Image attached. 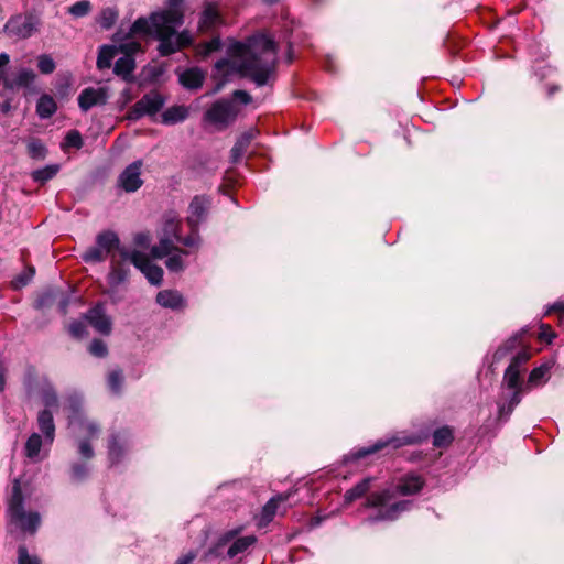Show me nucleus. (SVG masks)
<instances>
[{"mask_svg":"<svg viewBox=\"0 0 564 564\" xmlns=\"http://www.w3.org/2000/svg\"><path fill=\"white\" fill-rule=\"evenodd\" d=\"M182 2L183 0H167L166 8L152 12L148 18H138L124 36H121V31L118 32L117 37L122 40L116 45L118 53L133 57L140 52L141 44L133 39L135 35H149L158 40L161 56H170L189 46L193 43L192 34L188 31H176L184 22Z\"/></svg>","mask_w":564,"mask_h":564,"instance_id":"obj_1","label":"nucleus"},{"mask_svg":"<svg viewBox=\"0 0 564 564\" xmlns=\"http://www.w3.org/2000/svg\"><path fill=\"white\" fill-rule=\"evenodd\" d=\"M227 56L219 59L213 76L220 82L234 75L250 77L257 85H265L274 73L276 45L264 34H257L246 42H231Z\"/></svg>","mask_w":564,"mask_h":564,"instance_id":"obj_2","label":"nucleus"},{"mask_svg":"<svg viewBox=\"0 0 564 564\" xmlns=\"http://www.w3.org/2000/svg\"><path fill=\"white\" fill-rule=\"evenodd\" d=\"M422 487L423 480L420 476L408 475L395 487L371 494L365 503V507L371 510L365 522L375 524L398 519L402 512L409 509L411 502L408 500L393 501V499L398 496L414 495Z\"/></svg>","mask_w":564,"mask_h":564,"instance_id":"obj_3","label":"nucleus"},{"mask_svg":"<svg viewBox=\"0 0 564 564\" xmlns=\"http://www.w3.org/2000/svg\"><path fill=\"white\" fill-rule=\"evenodd\" d=\"M180 218L174 212H170L164 215L163 234L160 239V243L154 246L151 250L155 258H163L169 254L175 242L183 243L188 248H197L199 245L198 234L192 232L182 238L178 234Z\"/></svg>","mask_w":564,"mask_h":564,"instance_id":"obj_4","label":"nucleus"},{"mask_svg":"<svg viewBox=\"0 0 564 564\" xmlns=\"http://www.w3.org/2000/svg\"><path fill=\"white\" fill-rule=\"evenodd\" d=\"M69 427L74 433L84 436L78 443V453L85 458H91L94 456V449L89 442L98 437L100 429L94 421H89L84 416L79 409L78 399H69Z\"/></svg>","mask_w":564,"mask_h":564,"instance_id":"obj_5","label":"nucleus"},{"mask_svg":"<svg viewBox=\"0 0 564 564\" xmlns=\"http://www.w3.org/2000/svg\"><path fill=\"white\" fill-rule=\"evenodd\" d=\"M8 514L11 523L19 527L22 531L31 534L35 533L41 522V518L37 512L24 511L19 479H14L13 481L11 496L8 501Z\"/></svg>","mask_w":564,"mask_h":564,"instance_id":"obj_6","label":"nucleus"},{"mask_svg":"<svg viewBox=\"0 0 564 564\" xmlns=\"http://www.w3.org/2000/svg\"><path fill=\"white\" fill-rule=\"evenodd\" d=\"M187 116V108H131L127 118L129 120L148 118L152 122L172 126L184 121Z\"/></svg>","mask_w":564,"mask_h":564,"instance_id":"obj_7","label":"nucleus"},{"mask_svg":"<svg viewBox=\"0 0 564 564\" xmlns=\"http://www.w3.org/2000/svg\"><path fill=\"white\" fill-rule=\"evenodd\" d=\"M119 247V238L112 231L100 232L96 238V246L87 249L82 259L86 263L101 262Z\"/></svg>","mask_w":564,"mask_h":564,"instance_id":"obj_8","label":"nucleus"},{"mask_svg":"<svg viewBox=\"0 0 564 564\" xmlns=\"http://www.w3.org/2000/svg\"><path fill=\"white\" fill-rule=\"evenodd\" d=\"M422 438L423 437L421 435L408 434L405 432H402L399 435H393L384 440H379L373 445L361 447L351 455L355 459H359L370 454L377 453L386 447H392L395 449L404 445L417 444L422 441Z\"/></svg>","mask_w":564,"mask_h":564,"instance_id":"obj_9","label":"nucleus"},{"mask_svg":"<svg viewBox=\"0 0 564 564\" xmlns=\"http://www.w3.org/2000/svg\"><path fill=\"white\" fill-rule=\"evenodd\" d=\"M239 533V530H230L227 531L225 534L221 535L219 539L218 544L216 545L215 550L210 551V554H215L217 556L223 555L221 549L226 544L232 541V543L229 545L226 557L227 558H234L237 555L246 552L252 544L256 543V536L254 535H247L241 538H236V535Z\"/></svg>","mask_w":564,"mask_h":564,"instance_id":"obj_10","label":"nucleus"},{"mask_svg":"<svg viewBox=\"0 0 564 564\" xmlns=\"http://www.w3.org/2000/svg\"><path fill=\"white\" fill-rule=\"evenodd\" d=\"M121 254L124 260H129L137 269H139L151 284L160 285L162 283V268L153 264L147 254L140 251H133L131 253L123 251Z\"/></svg>","mask_w":564,"mask_h":564,"instance_id":"obj_11","label":"nucleus"},{"mask_svg":"<svg viewBox=\"0 0 564 564\" xmlns=\"http://www.w3.org/2000/svg\"><path fill=\"white\" fill-rule=\"evenodd\" d=\"M142 166L143 162L141 160L129 164L118 177V187L126 193L137 192L143 185V180L141 178Z\"/></svg>","mask_w":564,"mask_h":564,"instance_id":"obj_12","label":"nucleus"},{"mask_svg":"<svg viewBox=\"0 0 564 564\" xmlns=\"http://www.w3.org/2000/svg\"><path fill=\"white\" fill-rule=\"evenodd\" d=\"M39 29V21L32 15H17L11 18L4 26V30L10 34L20 39L30 37Z\"/></svg>","mask_w":564,"mask_h":564,"instance_id":"obj_13","label":"nucleus"},{"mask_svg":"<svg viewBox=\"0 0 564 564\" xmlns=\"http://www.w3.org/2000/svg\"><path fill=\"white\" fill-rule=\"evenodd\" d=\"M209 199L204 196H195L188 207L187 225L192 232L198 234L199 224L206 218Z\"/></svg>","mask_w":564,"mask_h":564,"instance_id":"obj_14","label":"nucleus"},{"mask_svg":"<svg viewBox=\"0 0 564 564\" xmlns=\"http://www.w3.org/2000/svg\"><path fill=\"white\" fill-rule=\"evenodd\" d=\"M237 113L238 108H208L205 122L216 130H221L235 120Z\"/></svg>","mask_w":564,"mask_h":564,"instance_id":"obj_15","label":"nucleus"},{"mask_svg":"<svg viewBox=\"0 0 564 564\" xmlns=\"http://www.w3.org/2000/svg\"><path fill=\"white\" fill-rule=\"evenodd\" d=\"M221 22L218 4L215 2H206L198 22L199 31L208 32Z\"/></svg>","mask_w":564,"mask_h":564,"instance_id":"obj_16","label":"nucleus"},{"mask_svg":"<svg viewBox=\"0 0 564 564\" xmlns=\"http://www.w3.org/2000/svg\"><path fill=\"white\" fill-rule=\"evenodd\" d=\"M86 319L100 334L107 335L111 330V321L106 315L101 304L89 310L86 314Z\"/></svg>","mask_w":564,"mask_h":564,"instance_id":"obj_17","label":"nucleus"},{"mask_svg":"<svg viewBox=\"0 0 564 564\" xmlns=\"http://www.w3.org/2000/svg\"><path fill=\"white\" fill-rule=\"evenodd\" d=\"M108 90L106 87L85 88L78 97V106H102L107 102Z\"/></svg>","mask_w":564,"mask_h":564,"instance_id":"obj_18","label":"nucleus"},{"mask_svg":"<svg viewBox=\"0 0 564 564\" xmlns=\"http://www.w3.org/2000/svg\"><path fill=\"white\" fill-rule=\"evenodd\" d=\"M37 427L43 434L44 443L52 445L55 438V424L51 410L44 409L39 412Z\"/></svg>","mask_w":564,"mask_h":564,"instance_id":"obj_19","label":"nucleus"},{"mask_svg":"<svg viewBox=\"0 0 564 564\" xmlns=\"http://www.w3.org/2000/svg\"><path fill=\"white\" fill-rule=\"evenodd\" d=\"M289 497L290 494L278 495L271 498L261 510L259 525L264 527L269 524L273 520L274 516L278 513L279 505L283 501H286Z\"/></svg>","mask_w":564,"mask_h":564,"instance_id":"obj_20","label":"nucleus"},{"mask_svg":"<svg viewBox=\"0 0 564 564\" xmlns=\"http://www.w3.org/2000/svg\"><path fill=\"white\" fill-rule=\"evenodd\" d=\"M204 79V72L197 67L187 68L178 74V82L187 89L202 87Z\"/></svg>","mask_w":564,"mask_h":564,"instance_id":"obj_21","label":"nucleus"},{"mask_svg":"<svg viewBox=\"0 0 564 564\" xmlns=\"http://www.w3.org/2000/svg\"><path fill=\"white\" fill-rule=\"evenodd\" d=\"M552 367L553 362L547 361L534 368L529 375L525 387L531 390L532 388L543 386L550 379V370Z\"/></svg>","mask_w":564,"mask_h":564,"instance_id":"obj_22","label":"nucleus"},{"mask_svg":"<svg viewBox=\"0 0 564 564\" xmlns=\"http://www.w3.org/2000/svg\"><path fill=\"white\" fill-rule=\"evenodd\" d=\"M156 302L166 308L177 310L184 306L183 296L174 290H163L156 295Z\"/></svg>","mask_w":564,"mask_h":564,"instance_id":"obj_23","label":"nucleus"},{"mask_svg":"<svg viewBox=\"0 0 564 564\" xmlns=\"http://www.w3.org/2000/svg\"><path fill=\"white\" fill-rule=\"evenodd\" d=\"M257 133L258 131L256 129H250L237 140L234 148L231 149V161L234 163L242 159L250 145V142L256 138Z\"/></svg>","mask_w":564,"mask_h":564,"instance_id":"obj_24","label":"nucleus"},{"mask_svg":"<svg viewBox=\"0 0 564 564\" xmlns=\"http://www.w3.org/2000/svg\"><path fill=\"white\" fill-rule=\"evenodd\" d=\"M42 446H50L44 443V437H42L39 433H32L26 440L24 446V453L28 458L34 462H39L42 459L40 452Z\"/></svg>","mask_w":564,"mask_h":564,"instance_id":"obj_25","label":"nucleus"},{"mask_svg":"<svg viewBox=\"0 0 564 564\" xmlns=\"http://www.w3.org/2000/svg\"><path fill=\"white\" fill-rule=\"evenodd\" d=\"M511 395L508 400V404H500L499 405V419L500 420H507L510 414L512 413L513 409L521 402L522 393L530 391L527 387L525 388H516L510 389Z\"/></svg>","mask_w":564,"mask_h":564,"instance_id":"obj_26","label":"nucleus"},{"mask_svg":"<svg viewBox=\"0 0 564 564\" xmlns=\"http://www.w3.org/2000/svg\"><path fill=\"white\" fill-rule=\"evenodd\" d=\"M524 368H516L514 365H509L503 375V383L508 389L525 388L527 383L521 380V375Z\"/></svg>","mask_w":564,"mask_h":564,"instance_id":"obj_27","label":"nucleus"},{"mask_svg":"<svg viewBox=\"0 0 564 564\" xmlns=\"http://www.w3.org/2000/svg\"><path fill=\"white\" fill-rule=\"evenodd\" d=\"M128 270L122 265L116 263L115 259L111 261V268L107 276V281L110 288H118L121 283L127 280Z\"/></svg>","mask_w":564,"mask_h":564,"instance_id":"obj_28","label":"nucleus"},{"mask_svg":"<svg viewBox=\"0 0 564 564\" xmlns=\"http://www.w3.org/2000/svg\"><path fill=\"white\" fill-rule=\"evenodd\" d=\"M118 50L116 45H102L99 48L98 57H97V67L98 69H107L111 66L112 59L117 56Z\"/></svg>","mask_w":564,"mask_h":564,"instance_id":"obj_29","label":"nucleus"},{"mask_svg":"<svg viewBox=\"0 0 564 564\" xmlns=\"http://www.w3.org/2000/svg\"><path fill=\"white\" fill-rule=\"evenodd\" d=\"M371 482H372V478H364L356 486H354L352 488L347 490L344 496L345 502L350 503V502L355 501L356 499H359L360 497H362L366 492L369 491Z\"/></svg>","mask_w":564,"mask_h":564,"instance_id":"obj_30","label":"nucleus"},{"mask_svg":"<svg viewBox=\"0 0 564 564\" xmlns=\"http://www.w3.org/2000/svg\"><path fill=\"white\" fill-rule=\"evenodd\" d=\"M35 79V74L31 69H21L12 80L7 78L4 86L10 88L29 87Z\"/></svg>","mask_w":564,"mask_h":564,"instance_id":"obj_31","label":"nucleus"},{"mask_svg":"<svg viewBox=\"0 0 564 564\" xmlns=\"http://www.w3.org/2000/svg\"><path fill=\"white\" fill-rule=\"evenodd\" d=\"M126 451V443L119 444L118 436L112 435L108 444V458L111 465L120 462Z\"/></svg>","mask_w":564,"mask_h":564,"instance_id":"obj_32","label":"nucleus"},{"mask_svg":"<svg viewBox=\"0 0 564 564\" xmlns=\"http://www.w3.org/2000/svg\"><path fill=\"white\" fill-rule=\"evenodd\" d=\"M186 254L184 251L176 249L174 246L165 261V265L171 272H180L184 269L183 256Z\"/></svg>","mask_w":564,"mask_h":564,"instance_id":"obj_33","label":"nucleus"},{"mask_svg":"<svg viewBox=\"0 0 564 564\" xmlns=\"http://www.w3.org/2000/svg\"><path fill=\"white\" fill-rule=\"evenodd\" d=\"M119 12L116 8L107 7L104 8L99 14L98 23L105 30L111 29L117 22Z\"/></svg>","mask_w":564,"mask_h":564,"instance_id":"obj_34","label":"nucleus"},{"mask_svg":"<svg viewBox=\"0 0 564 564\" xmlns=\"http://www.w3.org/2000/svg\"><path fill=\"white\" fill-rule=\"evenodd\" d=\"M134 67L135 64L133 57L122 56L116 61L113 70L117 75H120L126 78L133 72Z\"/></svg>","mask_w":564,"mask_h":564,"instance_id":"obj_35","label":"nucleus"},{"mask_svg":"<svg viewBox=\"0 0 564 564\" xmlns=\"http://www.w3.org/2000/svg\"><path fill=\"white\" fill-rule=\"evenodd\" d=\"M41 400L47 410L58 404L57 394L51 383L45 382L41 389Z\"/></svg>","mask_w":564,"mask_h":564,"instance_id":"obj_36","label":"nucleus"},{"mask_svg":"<svg viewBox=\"0 0 564 564\" xmlns=\"http://www.w3.org/2000/svg\"><path fill=\"white\" fill-rule=\"evenodd\" d=\"M59 170L58 165H46L45 167L33 171L32 178L37 183H45L53 178Z\"/></svg>","mask_w":564,"mask_h":564,"instance_id":"obj_37","label":"nucleus"},{"mask_svg":"<svg viewBox=\"0 0 564 564\" xmlns=\"http://www.w3.org/2000/svg\"><path fill=\"white\" fill-rule=\"evenodd\" d=\"M453 441V433L449 427H441L436 430L433 434V444L436 447H443L451 444Z\"/></svg>","mask_w":564,"mask_h":564,"instance_id":"obj_38","label":"nucleus"},{"mask_svg":"<svg viewBox=\"0 0 564 564\" xmlns=\"http://www.w3.org/2000/svg\"><path fill=\"white\" fill-rule=\"evenodd\" d=\"M28 153L32 159L42 160L46 155V148L40 140L33 139L28 143Z\"/></svg>","mask_w":564,"mask_h":564,"instance_id":"obj_39","label":"nucleus"},{"mask_svg":"<svg viewBox=\"0 0 564 564\" xmlns=\"http://www.w3.org/2000/svg\"><path fill=\"white\" fill-rule=\"evenodd\" d=\"M90 10H91V4L88 0L77 1L76 3H74L73 6H70L68 8V12L76 18H82V17L87 15L90 12Z\"/></svg>","mask_w":564,"mask_h":564,"instance_id":"obj_40","label":"nucleus"},{"mask_svg":"<svg viewBox=\"0 0 564 564\" xmlns=\"http://www.w3.org/2000/svg\"><path fill=\"white\" fill-rule=\"evenodd\" d=\"M108 387L109 389L118 394L121 391L122 382H123V376L120 370H113L108 375Z\"/></svg>","mask_w":564,"mask_h":564,"instance_id":"obj_41","label":"nucleus"},{"mask_svg":"<svg viewBox=\"0 0 564 564\" xmlns=\"http://www.w3.org/2000/svg\"><path fill=\"white\" fill-rule=\"evenodd\" d=\"M37 67L42 74H52L55 70V62L50 55L43 54L37 57Z\"/></svg>","mask_w":564,"mask_h":564,"instance_id":"obj_42","label":"nucleus"},{"mask_svg":"<svg viewBox=\"0 0 564 564\" xmlns=\"http://www.w3.org/2000/svg\"><path fill=\"white\" fill-rule=\"evenodd\" d=\"M252 102L250 95L243 90H236L232 94V105L231 106H240L248 105ZM213 106H226L225 104L216 102Z\"/></svg>","mask_w":564,"mask_h":564,"instance_id":"obj_43","label":"nucleus"},{"mask_svg":"<svg viewBox=\"0 0 564 564\" xmlns=\"http://www.w3.org/2000/svg\"><path fill=\"white\" fill-rule=\"evenodd\" d=\"M518 343V338L517 337H512L510 338L503 346L499 347L496 352L494 354V361L495 362H498L500 361L503 357L507 356V354L513 349L516 347Z\"/></svg>","mask_w":564,"mask_h":564,"instance_id":"obj_44","label":"nucleus"},{"mask_svg":"<svg viewBox=\"0 0 564 564\" xmlns=\"http://www.w3.org/2000/svg\"><path fill=\"white\" fill-rule=\"evenodd\" d=\"M83 145L82 135L78 131H69L64 140V147L79 149Z\"/></svg>","mask_w":564,"mask_h":564,"instance_id":"obj_45","label":"nucleus"},{"mask_svg":"<svg viewBox=\"0 0 564 564\" xmlns=\"http://www.w3.org/2000/svg\"><path fill=\"white\" fill-rule=\"evenodd\" d=\"M219 48H220V40L218 37H214L209 42L202 44L198 47L197 52H198V54H200L203 56H207L210 53L218 51Z\"/></svg>","mask_w":564,"mask_h":564,"instance_id":"obj_46","label":"nucleus"},{"mask_svg":"<svg viewBox=\"0 0 564 564\" xmlns=\"http://www.w3.org/2000/svg\"><path fill=\"white\" fill-rule=\"evenodd\" d=\"M18 554V564H41L40 560L36 556H31L23 545L19 547Z\"/></svg>","mask_w":564,"mask_h":564,"instance_id":"obj_47","label":"nucleus"},{"mask_svg":"<svg viewBox=\"0 0 564 564\" xmlns=\"http://www.w3.org/2000/svg\"><path fill=\"white\" fill-rule=\"evenodd\" d=\"M89 352L96 357H105L107 355V346L100 339H94L89 346Z\"/></svg>","mask_w":564,"mask_h":564,"instance_id":"obj_48","label":"nucleus"},{"mask_svg":"<svg viewBox=\"0 0 564 564\" xmlns=\"http://www.w3.org/2000/svg\"><path fill=\"white\" fill-rule=\"evenodd\" d=\"M531 354L527 349H521L511 359L509 365H514L516 368H524L523 366L530 359Z\"/></svg>","mask_w":564,"mask_h":564,"instance_id":"obj_49","label":"nucleus"},{"mask_svg":"<svg viewBox=\"0 0 564 564\" xmlns=\"http://www.w3.org/2000/svg\"><path fill=\"white\" fill-rule=\"evenodd\" d=\"M10 64V56L7 53H0V82L7 84V69Z\"/></svg>","mask_w":564,"mask_h":564,"instance_id":"obj_50","label":"nucleus"},{"mask_svg":"<svg viewBox=\"0 0 564 564\" xmlns=\"http://www.w3.org/2000/svg\"><path fill=\"white\" fill-rule=\"evenodd\" d=\"M69 333L75 338H82L86 334V326L82 321H74L69 325Z\"/></svg>","mask_w":564,"mask_h":564,"instance_id":"obj_51","label":"nucleus"},{"mask_svg":"<svg viewBox=\"0 0 564 564\" xmlns=\"http://www.w3.org/2000/svg\"><path fill=\"white\" fill-rule=\"evenodd\" d=\"M552 312H558V322L561 325H564V302L560 301L549 306L545 311V314L547 315Z\"/></svg>","mask_w":564,"mask_h":564,"instance_id":"obj_52","label":"nucleus"},{"mask_svg":"<svg viewBox=\"0 0 564 564\" xmlns=\"http://www.w3.org/2000/svg\"><path fill=\"white\" fill-rule=\"evenodd\" d=\"M554 337H555V333L552 330V328L549 325L542 324L540 326V332H539L540 339L551 343Z\"/></svg>","mask_w":564,"mask_h":564,"instance_id":"obj_53","label":"nucleus"},{"mask_svg":"<svg viewBox=\"0 0 564 564\" xmlns=\"http://www.w3.org/2000/svg\"><path fill=\"white\" fill-rule=\"evenodd\" d=\"M88 473L86 464H75L72 468V474L75 479H83Z\"/></svg>","mask_w":564,"mask_h":564,"instance_id":"obj_54","label":"nucleus"},{"mask_svg":"<svg viewBox=\"0 0 564 564\" xmlns=\"http://www.w3.org/2000/svg\"><path fill=\"white\" fill-rule=\"evenodd\" d=\"M57 108H36L37 115L41 119L51 118Z\"/></svg>","mask_w":564,"mask_h":564,"instance_id":"obj_55","label":"nucleus"},{"mask_svg":"<svg viewBox=\"0 0 564 564\" xmlns=\"http://www.w3.org/2000/svg\"><path fill=\"white\" fill-rule=\"evenodd\" d=\"M195 557H196V553L191 551V552L182 555L181 557H178L177 561L175 562V564H189V563H192V561Z\"/></svg>","mask_w":564,"mask_h":564,"instance_id":"obj_56","label":"nucleus"},{"mask_svg":"<svg viewBox=\"0 0 564 564\" xmlns=\"http://www.w3.org/2000/svg\"><path fill=\"white\" fill-rule=\"evenodd\" d=\"M29 271H30L29 276H26V278H20V279H19V283H20V285H25V284L30 281V279L34 275V272H35V271H34V269H33V268H31Z\"/></svg>","mask_w":564,"mask_h":564,"instance_id":"obj_57","label":"nucleus"},{"mask_svg":"<svg viewBox=\"0 0 564 564\" xmlns=\"http://www.w3.org/2000/svg\"><path fill=\"white\" fill-rule=\"evenodd\" d=\"M162 102H163L162 100H156V101H153L151 104L150 102L144 104V100L142 99V100L138 101L134 106H137V107H140V106H161Z\"/></svg>","mask_w":564,"mask_h":564,"instance_id":"obj_58","label":"nucleus"},{"mask_svg":"<svg viewBox=\"0 0 564 564\" xmlns=\"http://www.w3.org/2000/svg\"><path fill=\"white\" fill-rule=\"evenodd\" d=\"M4 387H6L4 369L0 366V392L3 391Z\"/></svg>","mask_w":564,"mask_h":564,"instance_id":"obj_59","label":"nucleus"},{"mask_svg":"<svg viewBox=\"0 0 564 564\" xmlns=\"http://www.w3.org/2000/svg\"><path fill=\"white\" fill-rule=\"evenodd\" d=\"M46 102L52 104L53 99L51 97H48V96H43L40 99V102L37 104V106H45Z\"/></svg>","mask_w":564,"mask_h":564,"instance_id":"obj_60","label":"nucleus"},{"mask_svg":"<svg viewBox=\"0 0 564 564\" xmlns=\"http://www.w3.org/2000/svg\"><path fill=\"white\" fill-rule=\"evenodd\" d=\"M267 2H270V3H273V2H276L278 0H265Z\"/></svg>","mask_w":564,"mask_h":564,"instance_id":"obj_61","label":"nucleus"}]
</instances>
